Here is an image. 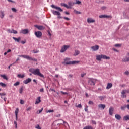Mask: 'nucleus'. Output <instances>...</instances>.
I'll return each mask as SVG.
<instances>
[{"label": "nucleus", "instance_id": "9", "mask_svg": "<svg viewBox=\"0 0 129 129\" xmlns=\"http://www.w3.org/2000/svg\"><path fill=\"white\" fill-rule=\"evenodd\" d=\"M121 93L122 94L121 97H122V98L126 97V95H125V93H127V92H126V90H122Z\"/></svg>", "mask_w": 129, "mask_h": 129}, {"label": "nucleus", "instance_id": "31", "mask_svg": "<svg viewBox=\"0 0 129 129\" xmlns=\"http://www.w3.org/2000/svg\"><path fill=\"white\" fill-rule=\"evenodd\" d=\"M74 13L75 14H76V15H80V14H81V12H79V11H78L77 10H74Z\"/></svg>", "mask_w": 129, "mask_h": 129}, {"label": "nucleus", "instance_id": "12", "mask_svg": "<svg viewBox=\"0 0 129 129\" xmlns=\"http://www.w3.org/2000/svg\"><path fill=\"white\" fill-rule=\"evenodd\" d=\"M29 33V29H22L20 31L21 34H28Z\"/></svg>", "mask_w": 129, "mask_h": 129}, {"label": "nucleus", "instance_id": "62", "mask_svg": "<svg viewBox=\"0 0 129 129\" xmlns=\"http://www.w3.org/2000/svg\"><path fill=\"white\" fill-rule=\"evenodd\" d=\"M99 98L100 99V100H102L103 99V96H100L99 97Z\"/></svg>", "mask_w": 129, "mask_h": 129}, {"label": "nucleus", "instance_id": "40", "mask_svg": "<svg viewBox=\"0 0 129 129\" xmlns=\"http://www.w3.org/2000/svg\"><path fill=\"white\" fill-rule=\"evenodd\" d=\"M85 111H86V112H88V106L86 105L85 107Z\"/></svg>", "mask_w": 129, "mask_h": 129}, {"label": "nucleus", "instance_id": "6", "mask_svg": "<svg viewBox=\"0 0 129 129\" xmlns=\"http://www.w3.org/2000/svg\"><path fill=\"white\" fill-rule=\"evenodd\" d=\"M34 35L37 38H40L41 37H42V32L41 31H36L34 33Z\"/></svg>", "mask_w": 129, "mask_h": 129}, {"label": "nucleus", "instance_id": "2", "mask_svg": "<svg viewBox=\"0 0 129 129\" xmlns=\"http://www.w3.org/2000/svg\"><path fill=\"white\" fill-rule=\"evenodd\" d=\"M70 58L67 57L63 59L64 61L62 62V64H66V65H75V64H78L80 62L79 61H70Z\"/></svg>", "mask_w": 129, "mask_h": 129}, {"label": "nucleus", "instance_id": "45", "mask_svg": "<svg viewBox=\"0 0 129 129\" xmlns=\"http://www.w3.org/2000/svg\"><path fill=\"white\" fill-rule=\"evenodd\" d=\"M12 33H13V34H18V31L15 30H12Z\"/></svg>", "mask_w": 129, "mask_h": 129}, {"label": "nucleus", "instance_id": "41", "mask_svg": "<svg viewBox=\"0 0 129 129\" xmlns=\"http://www.w3.org/2000/svg\"><path fill=\"white\" fill-rule=\"evenodd\" d=\"M20 82H17L15 83L14 84V86H18V85H19Z\"/></svg>", "mask_w": 129, "mask_h": 129}, {"label": "nucleus", "instance_id": "42", "mask_svg": "<svg viewBox=\"0 0 129 129\" xmlns=\"http://www.w3.org/2000/svg\"><path fill=\"white\" fill-rule=\"evenodd\" d=\"M12 11L13 12H14V13H16L17 12V9H16V8H12Z\"/></svg>", "mask_w": 129, "mask_h": 129}, {"label": "nucleus", "instance_id": "59", "mask_svg": "<svg viewBox=\"0 0 129 129\" xmlns=\"http://www.w3.org/2000/svg\"><path fill=\"white\" fill-rule=\"evenodd\" d=\"M69 78H72V77H73V75L72 74H70L69 75Z\"/></svg>", "mask_w": 129, "mask_h": 129}, {"label": "nucleus", "instance_id": "47", "mask_svg": "<svg viewBox=\"0 0 129 129\" xmlns=\"http://www.w3.org/2000/svg\"><path fill=\"white\" fill-rule=\"evenodd\" d=\"M32 109V107H29L28 108L26 109V111H29Z\"/></svg>", "mask_w": 129, "mask_h": 129}, {"label": "nucleus", "instance_id": "14", "mask_svg": "<svg viewBox=\"0 0 129 129\" xmlns=\"http://www.w3.org/2000/svg\"><path fill=\"white\" fill-rule=\"evenodd\" d=\"M87 22L89 24H90V23H94L95 22V20L93 19L92 18H88L87 19Z\"/></svg>", "mask_w": 129, "mask_h": 129}, {"label": "nucleus", "instance_id": "27", "mask_svg": "<svg viewBox=\"0 0 129 129\" xmlns=\"http://www.w3.org/2000/svg\"><path fill=\"white\" fill-rule=\"evenodd\" d=\"M112 87V84L111 83H108L107 86L106 87V89H110V88H111Z\"/></svg>", "mask_w": 129, "mask_h": 129}, {"label": "nucleus", "instance_id": "26", "mask_svg": "<svg viewBox=\"0 0 129 129\" xmlns=\"http://www.w3.org/2000/svg\"><path fill=\"white\" fill-rule=\"evenodd\" d=\"M122 62H129V57L125 56L123 59Z\"/></svg>", "mask_w": 129, "mask_h": 129}, {"label": "nucleus", "instance_id": "29", "mask_svg": "<svg viewBox=\"0 0 129 129\" xmlns=\"http://www.w3.org/2000/svg\"><path fill=\"white\" fill-rule=\"evenodd\" d=\"M1 77H2L4 79H5L6 80H8V77H7V76L6 75H1Z\"/></svg>", "mask_w": 129, "mask_h": 129}, {"label": "nucleus", "instance_id": "48", "mask_svg": "<svg viewBox=\"0 0 129 129\" xmlns=\"http://www.w3.org/2000/svg\"><path fill=\"white\" fill-rule=\"evenodd\" d=\"M85 75H86V73H82V74H81V77H84V76H85Z\"/></svg>", "mask_w": 129, "mask_h": 129}, {"label": "nucleus", "instance_id": "63", "mask_svg": "<svg viewBox=\"0 0 129 129\" xmlns=\"http://www.w3.org/2000/svg\"><path fill=\"white\" fill-rule=\"evenodd\" d=\"M60 92L61 93H62V94H67V92H64L63 91H61Z\"/></svg>", "mask_w": 129, "mask_h": 129}, {"label": "nucleus", "instance_id": "37", "mask_svg": "<svg viewBox=\"0 0 129 129\" xmlns=\"http://www.w3.org/2000/svg\"><path fill=\"white\" fill-rule=\"evenodd\" d=\"M4 17H5V12L2 11L1 12V19H3L4 18Z\"/></svg>", "mask_w": 129, "mask_h": 129}, {"label": "nucleus", "instance_id": "61", "mask_svg": "<svg viewBox=\"0 0 129 129\" xmlns=\"http://www.w3.org/2000/svg\"><path fill=\"white\" fill-rule=\"evenodd\" d=\"M0 95L1 96H4L5 95H6V94L5 93H0Z\"/></svg>", "mask_w": 129, "mask_h": 129}, {"label": "nucleus", "instance_id": "43", "mask_svg": "<svg viewBox=\"0 0 129 129\" xmlns=\"http://www.w3.org/2000/svg\"><path fill=\"white\" fill-rule=\"evenodd\" d=\"M76 107H78L79 108H81L82 107V105H81V104H79L77 106H76Z\"/></svg>", "mask_w": 129, "mask_h": 129}, {"label": "nucleus", "instance_id": "11", "mask_svg": "<svg viewBox=\"0 0 129 129\" xmlns=\"http://www.w3.org/2000/svg\"><path fill=\"white\" fill-rule=\"evenodd\" d=\"M31 81H32V79L29 78L23 81V83H24V84H28V83H30Z\"/></svg>", "mask_w": 129, "mask_h": 129}, {"label": "nucleus", "instance_id": "30", "mask_svg": "<svg viewBox=\"0 0 129 129\" xmlns=\"http://www.w3.org/2000/svg\"><path fill=\"white\" fill-rule=\"evenodd\" d=\"M79 54H80V52L79 51L75 50L74 55V56H77V55H79Z\"/></svg>", "mask_w": 129, "mask_h": 129}, {"label": "nucleus", "instance_id": "39", "mask_svg": "<svg viewBox=\"0 0 129 129\" xmlns=\"http://www.w3.org/2000/svg\"><path fill=\"white\" fill-rule=\"evenodd\" d=\"M35 128H36V129H42V127H41L40 126V125L37 124V125L35 126Z\"/></svg>", "mask_w": 129, "mask_h": 129}, {"label": "nucleus", "instance_id": "22", "mask_svg": "<svg viewBox=\"0 0 129 129\" xmlns=\"http://www.w3.org/2000/svg\"><path fill=\"white\" fill-rule=\"evenodd\" d=\"M68 5H69V7H70V8H71L72 6H74V5H75V3L72 2V1H70L68 2Z\"/></svg>", "mask_w": 129, "mask_h": 129}, {"label": "nucleus", "instance_id": "18", "mask_svg": "<svg viewBox=\"0 0 129 129\" xmlns=\"http://www.w3.org/2000/svg\"><path fill=\"white\" fill-rule=\"evenodd\" d=\"M98 107L99 108H101V109H104V108H105V105L102 104H99Z\"/></svg>", "mask_w": 129, "mask_h": 129}, {"label": "nucleus", "instance_id": "55", "mask_svg": "<svg viewBox=\"0 0 129 129\" xmlns=\"http://www.w3.org/2000/svg\"><path fill=\"white\" fill-rule=\"evenodd\" d=\"M40 92H44V88H41L39 90Z\"/></svg>", "mask_w": 129, "mask_h": 129}, {"label": "nucleus", "instance_id": "17", "mask_svg": "<svg viewBox=\"0 0 129 129\" xmlns=\"http://www.w3.org/2000/svg\"><path fill=\"white\" fill-rule=\"evenodd\" d=\"M41 102V97H38L36 99V101L35 103V104H39Z\"/></svg>", "mask_w": 129, "mask_h": 129}, {"label": "nucleus", "instance_id": "3", "mask_svg": "<svg viewBox=\"0 0 129 129\" xmlns=\"http://www.w3.org/2000/svg\"><path fill=\"white\" fill-rule=\"evenodd\" d=\"M19 57H22V58H24V59H27V60H29L30 61H33V62H37L38 60L35 58H33L32 57H30L29 55H19Z\"/></svg>", "mask_w": 129, "mask_h": 129}, {"label": "nucleus", "instance_id": "7", "mask_svg": "<svg viewBox=\"0 0 129 129\" xmlns=\"http://www.w3.org/2000/svg\"><path fill=\"white\" fill-rule=\"evenodd\" d=\"M51 8H53V9H56L57 11H59V12H63V9H61V8L56 6L54 5H51Z\"/></svg>", "mask_w": 129, "mask_h": 129}, {"label": "nucleus", "instance_id": "4", "mask_svg": "<svg viewBox=\"0 0 129 129\" xmlns=\"http://www.w3.org/2000/svg\"><path fill=\"white\" fill-rule=\"evenodd\" d=\"M52 14L54 15V16H57L58 19H62V17H61V13L59 11H52Z\"/></svg>", "mask_w": 129, "mask_h": 129}, {"label": "nucleus", "instance_id": "49", "mask_svg": "<svg viewBox=\"0 0 129 129\" xmlns=\"http://www.w3.org/2000/svg\"><path fill=\"white\" fill-rule=\"evenodd\" d=\"M63 19H64V20H66L67 21H69L70 20V19L68 18V17H62Z\"/></svg>", "mask_w": 129, "mask_h": 129}, {"label": "nucleus", "instance_id": "34", "mask_svg": "<svg viewBox=\"0 0 129 129\" xmlns=\"http://www.w3.org/2000/svg\"><path fill=\"white\" fill-rule=\"evenodd\" d=\"M23 90H24V87L22 86L19 89V93L22 94L23 93Z\"/></svg>", "mask_w": 129, "mask_h": 129}, {"label": "nucleus", "instance_id": "51", "mask_svg": "<svg viewBox=\"0 0 129 129\" xmlns=\"http://www.w3.org/2000/svg\"><path fill=\"white\" fill-rule=\"evenodd\" d=\"M33 53H39V50H33Z\"/></svg>", "mask_w": 129, "mask_h": 129}, {"label": "nucleus", "instance_id": "19", "mask_svg": "<svg viewBox=\"0 0 129 129\" xmlns=\"http://www.w3.org/2000/svg\"><path fill=\"white\" fill-rule=\"evenodd\" d=\"M13 40H14V41H15V42H17V43H19L20 42V41H21V37H18V38L15 37H12Z\"/></svg>", "mask_w": 129, "mask_h": 129}, {"label": "nucleus", "instance_id": "53", "mask_svg": "<svg viewBox=\"0 0 129 129\" xmlns=\"http://www.w3.org/2000/svg\"><path fill=\"white\" fill-rule=\"evenodd\" d=\"M88 103L89 104H90V105H93V102L91 101H89Z\"/></svg>", "mask_w": 129, "mask_h": 129}, {"label": "nucleus", "instance_id": "33", "mask_svg": "<svg viewBox=\"0 0 129 129\" xmlns=\"http://www.w3.org/2000/svg\"><path fill=\"white\" fill-rule=\"evenodd\" d=\"M83 129H93V127L91 126H86Z\"/></svg>", "mask_w": 129, "mask_h": 129}, {"label": "nucleus", "instance_id": "38", "mask_svg": "<svg viewBox=\"0 0 129 129\" xmlns=\"http://www.w3.org/2000/svg\"><path fill=\"white\" fill-rule=\"evenodd\" d=\"M77 4V5H80V4H81V2L79 1V0H76V3H75V4Z\"/></svg>", "mask_w": 129, "mask_h": 129}, {"label": "nucleus", "instance_id": "57", "mask_svg": "<svg viewBox=\"0 0 129 129\" xmlns=\"http://www.w3.org/2000/svg\"><path fill=\"white\" fill-rule=\"evenodd\" d=\"M92 123L93 124H96V122L94 120H92Z\"/></svg>", "mask_w": 129, "mask_h": 129}, {"label": "nucleus", "instance_id": "8", "mask_svg": "<svg viewBox=\"0 0 129 129\" xmlns=\"http://www.w3.org/2000/svg\"><path fill=\"white\" fill-rule=\"evenodd\" d=\"M34 27L35 28H37V29H38V30H45V27H44L43 26H40V25H35Z\"/></svg>", "mask_w": 129, "mask_h": 129}, {"label": "nucleus", "instance_id": "52", "mask_svg": "<svg viewBox=\"0 0 129 129\" xmlns=\"http://www.w3.org/2000/svg\"><path fill=\"white\" fill-rule=\"evenodd\" d=\"M63 122V124H67V125H68V126H69V124H68V123H67V122H66L64 121V120H62Z\"/></svg>", "mask_w": 129, "mask_h": 129}, {"label": "nucleus", "instance_id": "10", "mask_svg": "<svg viewBox=\"0 0 129 129\" xmlns=\"http://www.w3.org/2000/svg\"><path fill=\"white\" fill-rule=\"evenodd\" d=\"M91 49H92V50H93V51H97V50H98V49H99V46L95 45V46H92L91 47Z\"/></svg>", "mask_w": 129, "mask_h": 129}, {"label": "nucleus", "instance_id": "28", "mask_svg": "<svg viewBox=\"0 0 129 129\" xmlns=\"http://www.w3.org/2000/svg\"><path fill=\"white\" fill-rule=\"evenodd\" d=\"M88 82L90 85H95L94 81L92 80H90Z\"/></svg>", "mask_w": 129, "mask_h": 129}, {"label": "nucleus", "instance_id": "20", "mask_svg": "<svg viewBox=\"0 0 129 129\" xmlns=\"http://www.w3.org/2000/svg\"><path fill=\"white\" fill-rule=\"evenodd\" d=\"M61 7H64L65 8H67V9H71V7H70V6L67 5L65 3H61Z\"/></svg>", "mask_w": 129, "mask_h": 129}, {"label": "nucleus", "instance_id": "1", "mask_svg": "<svg viewBox=\"0 0 129 129\" xmlns=\"http://www.w3.org/2000/svg\"><path fill=\"white\" fill-rule=\"evenodd\" d=\"M29 71L31 72L32 74H34V75H37V76H39L42 78L44 77V75L40 72V69H30Z\"/></svg>", "mask_w": 129, "mask_h": 129}, {"label": "nucleus", "instance_id": "64", "mask_svg": "<svg viewBox=\"0 0 129 129\" xmlns=\"http://www.w3.org/2000/svg\"><path fill=\"white\" fill-rule=\"evenodd\" d=\"M126 108H127L129 110V104L126 105Z\"/></svg>", "mask_w": 129, "mask_h": 129}, {"label": "nucleus", "instance_id": "58", "mask_svg": "<svg viewBox=\"0 0 129 129\" xmlns=\"http://www.w3.org/2000/svg\"><path fill=\"white\" fill-rule=\"evenodd\" d=\"M42 111H43V108L41 109H40V110H39V111H38V113L39 114V113H41V112H42Z\"/></svg>", "mask_w": 129, "mask_h": 129}, {"label": "nucleus", "instance_id": "13", "mask_svg": "<svg viewBox=\"0 0 129 129\" xmlns=\"http://www.w3.org/2000/svg\"><path fill=\"white\" fill-rule=\"evenodd\" d=\"M113 110H114V109L112 107H111L109 109V113L110 115H112V114H113Z\"/></svg>", "mask_w": 129, "mask_h": 129}, {"label": "nucleus", "instance_id": "24", "mask_svg": "<svg viewBox=\"0 0 129 129\" xmlns=\"http://www.w3.org/2000/svg\"><path fill=\"white\" fill-rule=\"evenodd\" d=\"M102 59H105L106 60H109V59H110V57L107 56L105 55L102 54Z\"/></svg>", "mask_w": 129, "mask_h": 129}, {"label": "nucleus", "instance_id": "56", "mask_svg": "<svg viewBox=\"0 0 129 129\" xmlns=\"http://www.w3.org/2000/svg\"><path fill=\"white\" fill-rule=\"evenodd\" d=\"M124 74H125L126 75H128L129 74V72L126 71L124 72Z\"/></svg>", "mask_w": 129, "mask_h": 129}, {"label": "nucleus", "instance_id": "16", "mask_svg": "<svg viewBox=\"0 0 129 129\" xmlns=\"http://www.w3.org/2000/svg\"><path fill=\"white\" fill-rule=\"evenodd\" d=\"M16 120H18V113H19V108H16L15 111Z\"/></svg>", "mask_w": 129, "mask_h": 129}, {"label": "nucleus", "instance_id": "50", "mask_svg": "<svg viewBox=\"0 0 129 129\" xmlns=\"http://www.w3.org/2000/svg\"><path fill=\"white\" fill-rule=\"evenodd\" d=\"M47 112H49L50 113V112H54V110H48Z\"/></svg>", "mask_w": 129, "mask_h": 129}, {"label": "nucleus", "instance_id": "32", "mask_svg": "<svg viewBox=\"0 0 129 129\" xmlns=\"http://www.w3.org/2000/svg\"><path fill=\"white\" fill-rule=\"evenodd\" d=\"M18 77H19V78H24V77H25V75L23 74V75H21V74H18L17 75Z\"/></svg>", "mask_w": 129, "mask_h": 129}, {"label": "nucleus", "instance_id": "36", "mask_svg": "<svg viewBox=\"0 0 129 129\" xmlns=\"http://www.w3.org/2000/svg\"><path fill=\"white\" fill-rule=\"evenodd\" d=\"M0 85L1 86H2V87H6L7 86V85H6V84L1 82L0 83Z\"/></svg>", "mask_w": 129, "mask_h": 129}, {"label": "nucleus", "instance_id": "15", "mask_svg": "<svg viewBox=\"0 0 129 129\" xmlns=\"http://www.w3.org/2000/svg\"><path fill=\"white\" fill-rule=\"evenodd\" d=\"M96 60H97V61H101V59H102V54L96 55Z\"/></svg>", "mask_w": 129, "mask_h": 129}, {"label": "nucleus", "instance_id": "25", "mask_svg": "<svg viewBox=\"0 0 129 129\" xmlns=\"http://www.w3.org/2000/svg\"><path fill=\"white\" fill-rule=\"evenodd\" d=\"M123 120L125 121H127V120H129V115L124 116L123 118Z\"/></svg>", "mask_w": 129, "mask_h": 129}, {"label": "nucleus", "instance_id": "46", "mask_svg": "<svg viewBox=\"0 0 129 129\" xmlns=\"http://www.w3.org/2000/svg\"><path fill=\"white\" fill-rule=\"evenodd\" d=\"M7 32H8V33H11L12 34V33H13V30H11V29H8Z\"/></svg>", "mask_w": 129, "mask_h": 129}, {"label": "nucleus", "instance_id": "44", "mask_svg": "<svg viewBox=\"0 0 129 129\" xmlns=\"http://www.w3.org/2000/svg\"><path fill=\"white\" fill-rule=\"evenodd\" d=\"M20 102L21 104H24L25 103V101H24L23 100H20Z\"/></svg>", "mask_w": 129, "mask_h": 129}, {"label": "nucleus", "instance_id": "23", "mask_svg": "<svg viewBox=\"0 0 129 129\" xmlns=\"http://www.w3.org/2000/svg\"><path fill=\"white\" fill-rule=\"evenodd\" d=\"M115 117L117 120H120L121 119V116H120V115L116 114Z\"/></svg>", "mask_w": 129, "mask_h": 129}, {"label": "nucleus", "instance_id": "5", "mask_svg": "<svg viewBox=\"0 0 129 129\" xmlns=\"http://www.w3.org/2000/svg\"><path fill=\"white\" fill-rule=\"evenodd\" d=\"M69 48H70V45H63L60 49V53H64Z\"/></svg>", "mask_w": 129, "mask_h": 129}, {"label": "nucleus", "instance_id": "21", "mask_svg": "<svg viewBox=\"0 0 129 129\" xmlns=\"http://www.w3.org/2000/svg\"><path fill=\"white\" fill-rule=\"evenodd\" d=\"M111 16L105 15H101L99 16V18L100 19H102V18H111Z\"/></svg>", "mask_w": 129, "mask_h": 129}, {"label": "nucleus", "instance_id": "60", "mask_svg": "<svg viewBox=\"0 0 129 129\" xmlns=\"http://www.w3.org/2000/svg\"><path fill=\"white\" fill-rule=\"evenodd\" d=\"M101 9H102V10H106V7H105V6H103V7H101Z\"/></svg>", "mask_w": 129, "mask_h": 129}, {"label": "nucleus", "instance_id": "54", "mask_svg": "<svg viewBox=\"0 0 129 129\" xmlns=\"http://www.w3.org/2000/svg\"><path fill=\"white\" fill-rule=\"evenodd\" d=\"M120 46H121V45L119 44H116L115 45V47H120Z\"/></svg>", "mask_w": 129, "mask_h": 129}, {"label": "nucleus", "instance_id": "35", "mask_svg": "<svg viewBox=\"0 0 129 129\" xmlns=\"http://www.w3.org/2000/svg\"><path fill=\"white\" fill-rule=\"evenodd\" d=\"M125 108H126V105H124V106H121V110H125Z\"/></svg>", "mask_w": 129, "mask_h": 129}]
</instances>
